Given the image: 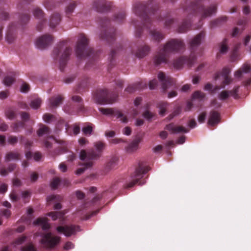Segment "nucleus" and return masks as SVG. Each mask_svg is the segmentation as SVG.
Here are the masks:
<instances>
[{"label":"nucleus","instance_id":"nucleus-50","mask_svg":"<svg viewBox=\"0 0 251 251\" xmlns=\"http://www.w3.org/2000/svg\"><path fill=\"white\" fill-rule=\"evenodd\" d=\"M239 86H235L232 90L229 91L230 95L233 97L235 99L239 98L238 91L239 89Z\"/></svg>","mask_w":251,"mask_h":251},{"label":"nucleus","instance_id":"nucleus-36","mask_svg":"<svg viewBox=\"0 0 251 251\" xmlns=\"http://www.w3.org/2000/svg\"><path fill=\"white\" fill-rule=\"evenodd\" d=\"M76 5V2L73 0L71 1L67 5L66 7L65 12L68 17H69V16L74 12Z\"/></svg>","mask_w":251,"mask_h":251},{"label":"nucleus","instance_id":"nucleus-40","mask_svg":"<svg viewBox=\"0 0 251 251\" xmlns=\"http://www.w3.org/2000/svg\"><path fill=\"white\" fill-rule=\"evenodd\" d=\"M126 18V13L122 11L116 14L114 16V21L117 23H120L123 22Z\"/></svg>","mask_w":251,"mask_h":251},{"label":"nucleus","instance_id":"nucleus-8","mask_svg":"<svg viewBox=\"0 0 251 251\" xmlns=\"http://www.w3.org/2000/svg\"><path fill=\"white\" fill-rule=\"evenodd\" d=\"M118 95L114 93H110L106 89L97 90L93 95L95 102L100 104L112 103L115 101Z\"/></svg>","mask_w":251,"mask_h":251},{"label":"nucleus","instance_id":"nucleus-29","mask_svg":"<svg viewBox=\"0 0 251 251\" xmlns=\"http://www.w3.org/2000/svg\"><path fill=\"white\" fill-rule=\"evenodd\" d=\"M139 139H136L130 143L126 148V151L128 153H132L137 150L138 149Z\"/></svg>","mask_w":251,"mask_h":251},{"label":"nucleus","instance_id":"nucleus-41","mask_svg":"<svg viewBox=\"0 0 251 251\" xmlns=\"http://www.w3.org/2000/svg\"><path fill=\"white\" fill-rule=\"evenodd\" d=\"M15 74H13L12 75L6 76L3 80L4 85L7 86H10L15 81Z\"/></svg>","mask_w":251,"mask_h":251},{"label":"nucleus","instance_id":"nucleus-63","mask_svg":"<svg viewBox=\"0 0 251 251\" xmlns=\"http://www.w3.org/2000/svg\"><path fill=\"white\" fill-rule=\"evenodd\" d=\"M21 116L23 120L22 122H24V123L28 120L30 117L29 114L25 112H22L21 113Z\"/></svg>","mask_w":251,"mask_h":251},{"label":"nucleus","instance_id":"nucleus-13","mask_svg":"<svg viewBox=\"0 0 251 251\" xmlns=\"http://www.w3.org/2000/svg\"><path fill=\"white\" fill-rule=\"evenodd\" d=\"M79 226L74 225L58 226L56 230L58 233L63 234L66 237H70L76 234L79 230Z\"/></svg>","mask_w":251,"mask_h":251},{"label":"nucleus","instance_id":"nucleus-1","mask_svg":"<svg viewBox=\"0 0 251 251\" xmlns=\"http://www.w3.org/2000/svg\"><path fill=\"white\" fill-rule=\"evenodd\" d=\"M133 10L135 14L142 21L141 25L133 21L136 29L135 35L138 37L141 36L143 27L147 29L151 28L152 19H155L158 22L165 21L164 25L166 28H169L174 23V20L170 17V13L162 16L157 0H149L148 2L137 3L134 6Z\"/></svg>","mask_w":251,"mask_h":251},{"label":"nucleus","instance_id":"nucleus-46","mask_svg":"<svg viewBox=\"0 0 251 251\" xmlns=\"http://www.w3.org/2000/svg\"><path fill=\"white\" fill-rule=\"evenodd\" d=\"M30 19V15L29 14L25 13L21 14L20 17V21L23 24H26Z\"/></svg>","mask_w":251,"mask_h":251},{"label":"nucleus","instance_id":"nucleus-52","mask_svg":"<svg viewBox=\"0 0 251 251\" xmlns=\"http://www.w3.org/2000/svg\"><path fill=\"white\" fill-rule=\"evenodd\" d=\"M119 50V48H117V49H113L112 50L109 56V59L110 61V64L111 65H113V61L114 60V58L117 54V51Z\"/></svg>","mask_w":251,"mask_h":251},{"label":"nucleus","instance_id":"nucleus-37","mask_svg":"<svg viewBox=\"0 0 251 251\" xmlns=\"http://www.w3.org/2000/svg\"><path fill=\"white\" fill-rule=\"evenodd\" d=\"M227 44V41L226 39H224L223 42L220 44L219 52L217 54L218 56H219V54H225L226 53L228 49Z\"/></svg>","mask_w":251,"mask_h":251},{"label":"nucleus","instance_id":"nucleus-34","mask_svg":"<svg viewBox=\"0 0 251 251\" xmlns=\"http://www.w3.org/2000/svg\"><path fill=\"white\" fill-rule=\"evenodd\" d=\"M118 158L116 156L112 157L105 165V169L109 171L114 168L117 164Z\"/></svg>","mask_w":251,"mask_h":251},{"label":"nucleus","instance_id":"nucleus-56","mask_svg":"<svg viewBox=\"0 0 251 251\" xmlns=\"http://www.w3.org/2000/svg\"><path fill=\"white\" fill-rule=\"evenodd\" d=\"M8 16V13L4 8H0V19L6 20Z\"/></svg>","mask_w":251,"mask_h":251},{"label":"nucleus","instance_id":"nucleus-57","mask_svg":"<svg viewBox=\"0 0 251 251\" xmlns=\"http://www.w3.org/2000/svg\"><path fill=\"white\" fill-rule=\"evenodd\" d=\"M143 116L147 120H151L153 117L154 114L150 111L147 110L142 114Z\"/></svg>","mask_w":251,"mask_h":251},{"label":"nucleus","instance_id":"nucleus-51","mask_svg":"<svg viewBox=\"0 0 251 251\" xmlns=\"http://www.w3.org/2000/svg\"><path fill=\"white\" fill-rule=\"evenodd\" d=\"M27 237L25 235H22L16 238L14 241V244L16 245L23 244L26 240Z\"/></svg>","mask_w":251,"mask_h":251},{"label":"nucleus","instance_id":"nucleus-2","mask_svg":"<svg viewBox=\"0 0 251 251\" xmlns=\"http://www.w3.org/2000/svg\"><path fill=\"white\" fill-rule=\"evenodd\" d=\"M201 1V0H198L191 2L190 5L185 8V12L188 13L187 18L183 21L182 24L178 27V32L184 33L189 29L191 25L190 18L192 15L199 14L202 18H205L216 12V5L212 4L209 7H204Z\"/></svg>","mask_w":251,"mask_h":251},{"label":"nucleus","instance_id":"nucleus-27","mask_svg":"<svg viewBox=\"0 0 251 251\" xmlns=\"http://www.w3.org/2000/svg\"><path fill=\"white\" fill-rule=\"evenodd\" d=\"M251 70V67L248 64H244L235 73V76L240 78L243 76L244 73H248Z\"/></svg>","mask_w":251,"mask_h":251},{"label":"nucleus","instance_id":"nucleus-53","mask_svg":"<svg viewBox=\"0 0 251 251\" xmlns=\"http://www.w3.org/2000/svg\"><path fill=\"white\" fill-rule=\"evenodd\" d=\"M60 182L61 180L59 178L55 177L50 182V187L53 189H56Z\"/></svg>","mask_w":251,"mask_h":251},{"label":"nucleus","instance_id":"nucleus-6","mask_svg":"<svg viewBox=\"0 0 251 251\" xmlns=\"http://www.w3.org/2000/svg\"><path fill=\"white\" fill-rule=\"evenodd\" d=\"M72 49L67 45L65 42H61L54 48L53 51V57L58 63L59 68L61 71H63L69 59Z\"/></svg>","mask_w":251,"mask_h":251},{"label":"nucleus","instance_id":"nucleus-26","mask_svg":"<svg viewBox=\"0 0 251 251\" xmlns=\"http://www.w3.org/2000/svg\"><path fill=\"white\" fill-rule=\"evenodd\" d=\"M72 100L74 102L77 103V109L78 112H83L85 111L83 100L80 96H73L72 97Z\"/></svg>","mask_w":251,"mask_h":251},{"label":"nucleus","instance_id":"nucleus-17","mask_svg":"<svg viewBox=\"0 0 251 251\" xmlns=\"http://www.w3.org/2000/svg\"><path fill=\"white\" fill-rule=\"evenodd\" d=\"M158 77L161 83L162 88L164 91L175 85L176 81L169 76H166L163 72H159Z\"/></svg>","mask_w":251,"mask_h":251},{"label":"nucleus","instance_id":"nucleus-22","mask_svg":"<svg viewBox=\"0 0 251 251\" xmlns=\"http://www.w3.org/2000/svg\"><path fill=\"white\" fill-rule=\"evenodd\" d=\"M33 225L40 226L44 230L49 229L50 227L47 218H38L33 222Z\"/></svg>","mask_w":251,"mask_h":251},{"label":"nucleus","instance_id":"nucleus-58","mask_svg":"<svg viewBox=\"0 0 251 251\" xmlns=\"http://www.w3.org/2000/svg\"><path fill=\"white\" fill-rule=\"evenodd\" d=\"M54 116L52 114L46 113L43 116V119L46 123H50L54 118Z\"/></svg>","mask_w":251,"mask_h":251},{"label":"nucleus","instance_id":"nucleus-32","mask_svg":"<svg viewBox=\"0 0 251 251\" xmlns=\"http://www.w3.org/2000/svg\"><path fill=\"white\" fill-rule=\"evenodd\" d=\"M227 18L226 16H222L214 20H213L210 23V27H215L220 26L226 23L227 21Z\"/></svg>","mask_w":251,"mask_h":251},{"label":"nucleus","instance_id":"nucleus-43","mask_svg":"<svg viewBox=\"0 0 251 251\" xmlns=\"http://www.w3.org/2000/svg\"><path fill=\"white\" fill-rule=\"evenodd\" d=\"M66 129V132L67 133L69 132V129H73V133L75 135L78 134L80 132V130L79 126L77 124H75L71 126H67Z\"/></svg>","mask_w":251,"mask_h":251},{"label":"nucleus","instance_id":"nucleus-59","mask_svg":"<svg viewBox=\"0 0 251 251\" xmlns=\"http://www.w3.org/2000/svg\"><path fill=\"white\" fill-rule=\"evenodd\" d=\"M92 130H93L92 127L91 126H89L84 127L82 128V131L85 135H91L92 133Z\"/></svg>","mask_w":251,"mask_h":251},{"label":"nucleus","instance_id":"nucleus-45","mask_svg":"<svg viewBox=\"0 0 251 251\" xmlns=\"http://www.w3.org/2000/svg\"><path fill=\"white\" fill-rule=\"evenodd\" d=\"M205 97V94L199 91H196L193 95V99H198L199 100H202Z\"/></svg>","mask_w":251,"mask_h":251},{"label":"nucleus","instance_id":"nucleus-21","mask_svg":"<svg viewBox=\"0 0 251 251\" xmlns=\"http://www.w3.org/2000/svg\"><path fill=\"white\" fill-rule=\"evenodd\" d=\"M220 122V114L215 110H212L210 112L209 117L208 120V125L214 126Z\"/></svg>","mask_w":251,"mask_h":251},{"label":"nucleus","instance_id":"nucleus-60","mask_svg":"<svg viewBox=\"0 0 251 251\" xmlns=\"http://www.w3.org/2000/svg\"><path fill=\"white\" fill-rule=\"evenodd\" d=\"M138 88V86L135 84L132 85H129L125 89V91L128 93H132L135 91Z\"/></svg>","mask_w":251,"mask_h":251},{"label":"nucleus","instance_id":"nucleus-38","mask_svg":"<svg viewBox=\"0 0 251 251\" xmlns=\"http://www.w3.org/2000/svg\"><path fill=\"white\" fill-rule=\"evenodd\" d=\"M24 126L25 123L22 121L16 122L11 125V127L14 132H19L21 129L24 128Z\"/></svg>","mask_w":251,"mask_h":251},{"label":"nucleus","instance_id":"nucleus-42","mask_svg":"<svg viewBox=\"0 0 251 251\" xmlns=\"http://www.w3.org/2000/svg\"><path fill=\"white\" fill-rule=\"evenodd\" d=\"M50 128L48 126L43 125L38 130L37 134L40 137L45 134H50Z\"/></svg>","mask_w":251,"mask_h":251},{"label":"nucleus","instance_id":"nucleus-33","mask_svg":"<svg viewBox=\"0 0 251 251\" xmlns=\"http://www.w3.org/2000/svg\"><path fill=\"white\" fill-rule=\"evenodd\" d=\"M66 211H55L49 212L47 215L51 218L52 220L55 221L57 219H62L64 215L66 213Z\"/></svg>","mask_w":251,"mask_h":251},{"label":"nucleus","instance_id":"nucleus-25","mask_svg":"<svg viewBox=\"0 0 251 251\" xmlns=\"http://www.w3.org/2000/svg\"><path fill=\"white\" fill-rule=\"evenodd\" d=\"M61 17L60 15L57 13H53L50 17V26L54 28L60 22Z\"/></svg>","mask_w":251,"mask_h":251},{"label":"nucleus","instance_id":"nucleus-5","mask_svg":"<svg viewBox=\"0 0 251 251\" xmlns=\"http://www.w3.org/2000/svg\"><path fill=\"white\" fill-rule=\"evenodd\" d=\"M184 46L183 42L179 39H173L168 41L154 56L155 65L158 66L167 63L170 53L179 52L184 49Z\"/></svg>","mask_w":251,"mask_h":251},{"label":"nucleus","instance_id":"nucleus-48","mask_svg":"<svg viewBox=\"0 0 251 251\" xmlns=\"http://www.w3.org/2000/svg\"><path fill=\"white\" fill-rule=\"evenodd\" d=\"M230 96L229 91L224 90L222 91L218 96L219 99L220 100H226Z\"/></svg>","mask_w":251,"mask_h":251},{"label":"nucleus","instance_id":"nucleus-62","mask_svg":"<svg viewBox=\"0 0 251 251\" xmlns=\"http://www.w3.org/2000/svg\"><path fill=\"white\" fill-rule=\"evenodd\" d=\"M29 85L26 83H24L21 87V91L23 93H27L29 91Z\"/></svg>","mask_w":251,"mask_h":251},{"label":"nucleus","instance_id":"nucleus-39","mask_svg":"<svg viewBox=\"0 0 251 251\" xmlns=\"http://www.w3.org/2000/svg\"><path fill=\"white\" fill-rule=\"evenodd\" d=\"M21 251H37V249L32 242H29L21 247Z\"/></svg>","mask_w":251,"mask_h":251},{"label":"nucleus","instance_id":"nucleus-12","mask_svg":"<svg viewBox=\"0 0 251 251\" xmlns=\"http://www.w3.org/2000/svg\"><path fill=\"white\" fill-rule=\"evenodd\" d=\"M230 73V69L227 67L223 68V70L219 74L215 76V79H218L220 75L222 76L223 80L220 86L215 87V90H220L221 89H225L226 85L230 84L232 81V79L229 77V74Z\"/></svg>","mask_w":251,"mask_h":251},{"label":"nucleus","instance_id":"nucleus-15","mask_svg":"<svg viewBox=\"0 0 251 251\" xmlns=\"http://www.w3.org/2000/svg\"><path fill=\"white\" fill-rule=\"evenodd\" d=\"M92 6L94 9L99 12H104L111 9L112 3L105 0H94Z\"/></svg>","mask_w":251,"mask_h":251},{"label":"nucleus","instance_id":"nucleus-61","mask_svg":"<svg viewBox=\"0 0 251 251\" xmlns=\"http://www.w3.org/2000/svg\"><path fill=\"white\" fill-rule=\"evenodd\" d=\"M7 141L10 144L14 145L18 142V139L16 136H10L8 137Z\"/></svg>","mask_w":251,"mask_h":251},{"label":"nucleus","instance_id":"nucleus-49","mask_svg":"<svg viewBox=\"0 0 251 251\" xmlns=\"http://www.w3.org/2000/svg\"><path fill=\"white\" fill-rule=\"evenodd\" d=\"M20 142L21 144L25 143V147L26 149H29L32 145V142L28 140H25L23 136H20Z\"/></svg>","mask_w":251,"mask_h":251},{"label":"nucleus","instance_id":"nucleus-47","mask_svg":"<svg viewBox=\"0 0 251 251\" xmlns=\"http://www.w3.org/2000/svg\"><path fill=\"white\" fill-rule=\"evenodd\" d=\"M47 199L48 202L51 201L58 202L62 200V197L59 195H53L48 197Z\"/></svg>","mask_w":251,"mask_h":251},{"label":"nucleus","instance_id":"nucleus-18","mask_svg":"<svg viewBox=\"0 0 251 251\" xmlns=\"http://www.w3.org/2000/svg\"><path fill=\"white\" fill-rule=\"evenodd\" d=\"M151 50V47L148 45L140 46L136 50H132V54L139 58H142L147 55Z\"/></svg>","mask_w":251,"mask_h":251},{"label":"nucleus","instance_id":"nucleus-31","mask_svg":"<svg viewBox=\"0 0 251 251\" xmlns=\"http://www.w3.org/2000/svg\"><path fill=\"white\" fill-rule=\"evenodd\" d=\"M49 138L53 139L56 143L60 144L61 146L60 148V153H65L67 151V143L66 141L63 140L57 139L53 136H50L49 137Z\"/></svg>","mask_w":251,"mask_h":251},{"label":"nucleus","instance_id":"nucleus-9","mask_svg":"<svg viewBox=\"0 0 251 251\" xmlns=\"http://www.w3.org/2000/svg\"><path fill=\"white\" fill-rule=\"evenodd\" d=\"M97 151L92 149L88 151L84 150L80 151L79 153V158L80 160H93L97 159L101 155V153L105 147V144L101 141H98L94 144Z\"/></svg>","mask_w":251,"mask_h":251},{"label":"nucleus","instance_id":"nucleus-10","mask_svg":"<svg viewBox=\"0 0 251 251\" xmlns=\"http://www.w3.org/2000/svg\"><path fill=\"white\" fill-rule=\"evenodd\" d=\"M101 32L100 38L107 42H110L115 39V29L110 27V20L107 18L101 19L100 21Z\"/></svg>","mask_w":251,"mask_h":251},{"label":"nucleus","instance_id":"nucleus-20","mask_svg":"<svg viewBox=\"0 0 251 251\" xmlns=\"http://www.w3.org/2000/svg\"><path fill=\"white\" fill-rule=\"evenodd\" d=\"M165 129L170 131L172 133H187L189 131L188 128L182 126H176L173 123L166 125Z\"/></svg>","mask_w":251,"mask_h":251},{"label":"nucleus","instance_id":"nucleus-4","mask_svg":"<svg viewBox=\"0 0 251 251\" xmlns=\"http://www.w3.org/2000/svg\"><path fill=\"white\" fill-rule=\"evenodd\" d=\"M205 32L201 31L190 42L191 54L189 56L180 57L174 62V66L176 69L180 68L183 65L186 64L188 67H192L196 61V53L201 52V49H198V46L201 44V40L205 37Z\"/></svg>","mask_w":251,"mask_h":251},{"label":"nucleus","instance_id":"nucleus-11","mask_svg":"<svg viewBox=\"0 0 251 251\" xmlns=\"http://www.w3.org/2000/svg\"><path fill=\"white\" fill-rule=\"evenodd\" d=\"M42 237L40 242L44 247L48 249H53L60 242L61 237L57 236H52L50 232L42 233L40 235Z\"/></svg>","mask_w":251,"mask_h":251},{"label":"nucleus","instance_id":"nucleus-14","mask_svg":"<svg viewBox=\"0 0 251 251\" xmlns=\"http://www.w3.org/2000/svg\"><path fill=\"white\" fill-rule=\"evenodd\" d=\"M53 41V37L50 34H45L37 38L35 45L38 49L43 50L48 48Z\"/></svg>","mask_w":251,"mask_h":251},{"label":"nucleus","instance_id":"nucleus-64","mask_svg":"<svg viewBox=\"0 0 251 251\" xmlns=\"http://www.w3.org/2000/svg\"><path fill=\"white\" fill-rule=\"evenodd\" d=\"M0 213L2 216H5L6 218H8L11 215V211L9 209H3L0 210Z\"/></svg>","mask_w":251,"mask_h":251},{"label":"nucleus","instance_id":"nucleus-16","mask_svg":"<svg viewBox=\"0 0 251 251\" xmlns=\"http://www.w3.org/2000/svg\"><path fill=\"white\" fill-rule=\"evenodd\" d=\"M99 110L104 115L111 116H117V118L120 119V121L123 123H126L128 121L127 117L118 110L101 107L99 108Z\"/></svg>","mask_w":251,"mask_h":251},{"label":"nucleus","instance_id":"nucleus-54","mask_svg":"<svg viewBox=\"0 0 251 251\" xmlns=\"http://www.w3.org/2000/svg\"><path fill=\"white\" fill-rule=\"evenodd\" d=\"M167 103L164 102H161L158 104V107L160 108L159 114L163 116L166 112V108Z\"/></svg>","mask_w":251,"mask_h":251},{"label":"nucleus","instance_id":"nucleus-3","mask_svg":"<svg viewBox=\"0 0 251 251\" xmlns=\"http://www.w3.org/2000/svg\"><path fill=\"white\" fill-rule=\"evenodd\" d=\"M89 39L83 34H80L78 36V41L75 47V53L78 58L83 59L89 58L86 67L87 69L91 68V65L97 59L100 51L95 52L94 50L88 48Z\"/></svg>","mask_w":251,"mask_h":251},{"label":"nucleus","instance_id":"nucleus-55","mask_svg":"<svg viewBox=\"0 0 251 251\" xmlns=\"http://www.w3.org/2000/svg\"><path fill=\"white\" fill-rule=\"evenodd\" d=\"M5 115L8 119L12 120L15 118L16 113L13 110L8 109L5 112Z\"/></svg>","mask_w":251,"mask_h":251},{"label":"nucleus","instance_id":"nucleus-44","mask_svg":"<svg viewBox=\"0 0 251 251\" xmlns=\"http://www.w3.org/2000/svg\"><path fill=\"white\" fill-rule=\"evenodd\" d=\"M41 100L39 98H37L33 100L30 104V106L33 109L38 108L41 104Z\"/></svg>","mask_w":251,"mask_h":251},{"label":"nucleus","instance_id":"nucleus-28","mask_svg":"<svg viewBox=\"0 0 251 251\" xmlns=\"http://www.w3.org/2000/svg\"><path fill=\"white\" fill-rule=\"evenodd\" d=\"M63 97L61 95H58L56 97H53L49 99L50 106L51 107H56L60 104L63 100Z\"/></svg>","mask_w":251,"mask_h":251},{"label":"nucleus","instance_id":"nucleus-35","mask_svg":"<svg viewBox=\"0 0 251 251\" xmlns=\"http://www.w3.org/2000/svg\"><path fill=\"white\" fill-rule=\"evenodd\" d=\"M20 154L17 152L10 151L6 153L5 157V161L8 162L12 160H18Z\"/></svg>","mask_w":251,"mask_h":251},{"label":"nucleus","instance_id":"nucleus-24","mask_svg":"<svg viewBox=\"0 0 251 251\" xmlns=\"http://www.w3.org/2000/svg\"><path fill=\"white\" fill-rule=\"evenodd\" d=\"M150 34L151 39L157 42H160L165 38V35L161 31L157 30H151Z\"/></svg>","mask_w":251,"mask_h":251},{"label":"nucleus","instance_id":"nucleus-23","mask_svg":"<svg viewBox=\"0 0 251 251\" xmlns=\"http://www.w3.org/2000/svg\"><path fill=\"white\" fill-rule=\"evenodd\" d=\"M15 29V25L14 24L10 25L8 27L7 31L6 33V40L9 43H12L15 38L14 30Z\"/></svg>","mask_w":251,"mask_h":251},{"label":"nucleus","instance_id":"nucleus-19","mask_svg":"<svg viewBox=\"0 0 251 251\" xmlns=\"http://www.w3.org/2000/svg\"><path fill=\"white\" fill-rule=\"evenodd\" d=\"M33 13L36 19L40 20L37 25V29L38 31H41L46 23V20L44 18V12L42 9L37 7L33 10Z\"/></svg>","mask_w":251,"mask_h":251},{"label":"nucleus","instance_id":"nucleus-7","mask_svg":"<svg viewBox=\"0 0 251 251\" xmlns=\"http://www.w3.org/2000/svg\"><path fill=\"white\" fill-rule=\"evenodd\" d=\"M150 170V167L145 165L143 162H140L138 166L136 168L135 172L131 175L130 180L124 185L125 188H130L133 187L136 184L143 185L144 181L140 180L143 177V175Z\"/></svg>","mask_w":251,"mask_h":251},{"label":"nucleus","instance_id":"nucleus-30","mask_svg":"<svg viewBox=\"0 0 251 251\" xmlns=\"http://www.w3.org/2000/svg\"><path fill=\"white\" fill-rule=\"evenodd\" d=\"M83 161H86V162L82 164L83 167H80L77 169L76 171V174L77 175H80L82 173H83L84 171L89 168H90L92 166L93 164V162L92 160H88V159H85V160H82Z\"/></svg>","mask_w":251,"mask_h":251}]
</instances>
